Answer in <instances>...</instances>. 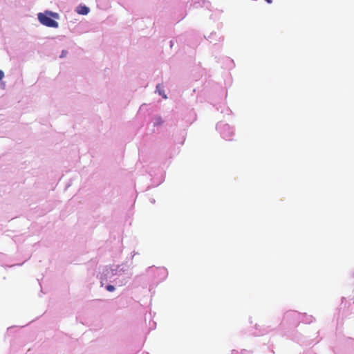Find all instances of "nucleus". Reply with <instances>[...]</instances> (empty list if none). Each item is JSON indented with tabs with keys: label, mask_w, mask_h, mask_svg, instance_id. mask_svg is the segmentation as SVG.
Segmentation results:
<instances>
[{
	"label": "nucleus",
	"mask_w": 354,
	"mask_h": 354,
	"mask_svg": "<svg viewBox=\"0 0 354 354\" xmlns=\"http://www.w3.org/2000/svg\"><path fill=\"white\" fill-rule=\"evenodd\" d=\"M50 17L57 18L58 14L50 11H46L45 13L38 14V19L41 24L48 27L57 28L59 26L58 23L51 19Z\"/></svg>",
	"instance_id": "nucleus-1"
},
{
	"label": "nucleus",
	"mask_w": 354,
	"mask_h": 354,
	"mask_svg": "<svg viewBox=\"0 0 354 354\" xmlns=\"http://www.w3.org/2000/svg\"><path fill=\"white\" fill-rule=\"evenodd\" d=\"M77 13L80 15H87L89 12V8L85 6H79L77 8Z\"/></svg>",
	"instance_id": "nucleus-2"
},
{
	"label": "nucleus",
	"mask_w": 354,
	"mask_h": 354,
	"mask_svg": "<svg viewBox=\"0 0 354 354\" xmlns=\"http://www.w3.org/2000/svg\"><path fill=\"white\" fill-rule=\"evenodd\" d=\"M106 288L109 292H113L115 290V287L112 285L106 286Z\"/></svg>",
	"instance_id": "nucleus-3"
},
{
	"label": "nucleus",
	"mask_w": 354,
	"mask_h": 354,
	"mask_svg": "<svg viewBox=\"0 0 354 354\" xmlns=\"http://www.w3.org/2000/svg\"><path fill=\"white\" fill-rule=\"evenodd\" d=\"M66 54H67V51H66V50H62V54H61V55H60V57H65V56L66 55Z\"/></svg>",
	"instance_id": "nucleus-4"
},
{
	"label": "nucleus",
	"mask_w": 354,
	"mask_h": 354,
	"mask_svg": "<svg viewBox=\"0 0 354 354\" xmlns=\"http://www.w3.org/2000/svg\"><path fill=\"white\" fill-rule=\"evenodd\" d=\"M4 77V73L0 70V80H1Z\"/></svg>",
	"instance_id": "nucleus-5"
},
{
	"label": "nucleus",
	"mask_w": 354,
	"mask_h": 354,
	"mask_svg": "<svg viewBox=\"0 0 354 354\" xmlns=\"http://www.w3.org/2000/svg\"><path fill=\"white\" fill-rule=\"evenodd\" d=\"M158 91H159V93H160V95H162L164 97V98H167V96H166L165 95H163V94L162 93V91H160V90H159Z\"/></svg>",
	"instance_id": "nucleus-6"
},
{
	"label": "nucleus",
	"mask_w": 354,
	"mask_h": 354,
	"mask_svg": "<svg viewBox=\"0 0 354 354\" xmlns=\"http://www.w3.org/2000/svg\"><path fill=\"white\" fill-rule=\"evenodd\" d=\"M156 88H157V90H158V91H159V90H160V85H158V86H156Z\"/></svg>",
	"instance_id": "nucleus-7"
},
{
	"label": "nucleus",
	"mask_w": 354,
	"mask_h": 354,
	"mask_svg": "<svg viewBox=\"0 0 354 354\" xmlns=\"http://www.w3.org/2000/svg\"><path fill=\"white\" fill-rule=\"evenodd\" d=\"M268 3H270L272 2L271 0H266Z\"/></svg>",
	"instance_id": "nucleus-8"
}]
</instances>
